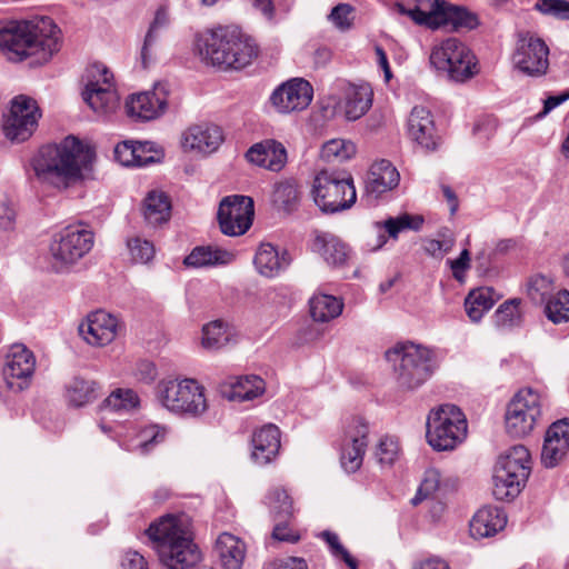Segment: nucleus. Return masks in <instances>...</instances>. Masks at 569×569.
<instances>
[{
	"instance_id": "nucleus-10",
	"label": "nucleus",
	"mask_w": 569,
	"mask_h": 569,
	"mask_svg": "<svg viewBox=\"0 0 569 569\" xmlns=\"http://www.w3.org/2000/svg\"><path fill=\"white\" fill-rule=\"evenodd\" d=\"M430 63L453 81H465L477 73L475 56L456 38H448L435 46Z\"/></svg>"
},
{
	"instance_id": "nucleus-56",
	"label": "nucleus",
	"mask_w": 569,
	"mask_h": 569,
	"mask_svg": "<svg viewBox=\"0 0 569 569\" xmlns=\"http://www.w3.org/2000/svg\"><path fill=\"white\" fill-rule=\"evenodd\" d=\"M127 246L134 262L147 263L154 257V246L147 239L140 237L130 238Z\"/></svg>"
},
{
	"instance_id": "nucleus-45",
	"label": "nucleus",
	"mask_w": 569,
	"mask_h": 569,
	"mask_svg": "<svg viewBox=\"0 0 569 569\" xmlns=\"http://www.w3.org/2000/svg\"><path fill=\"white\" fill-rule=\"evenodd\" d=\"M168 24V14L164 10L160 9L156 12L154 19L151 22L149 30L146 34L143 46L141 48V63L143 68H148L152 61L153 47L157 44L162 29Z\"/></svg>"
},
{
	"instance_id": "nucleus-6",
	"label": "nucleus",
	"mask_w": 569,
	"mask_h": 569,
	"mask_svg": "<svg viewBox=\"0 0 569 569\" xmlns=\"http://www.w3.org/2000/svg\"><path fill=\"white\" fill-rule=\"evenodd\" d=\"M467 419L455 405H442L427 419L428 443L438 451L453 450L467 437Z\"/></svg>"
},
{
	"instance_id": "nucleus-43",
	"label": "nucleus",
	"mask_w": 569,
	"mask_h": 569,
	"mask_svg": "<svg viewBox=\"0 0 569 569\" xmlns=\"http://www.w3.org/2000/svg\"><path fill=\"white\" fill-rule=\"evenodd\" d=\"M525 487V482L513 478L512 473L502 468L493 469L492 495L497 500H509L516 498Z\"/></svg>"
},
{
	"instance_id": "nucleus-63",
	"label": "nucleus",
	"mask_w": 569,
	"mask_h": 569,
	"mask_svg": "<svg viewBox=\"0 0 569 569\" xmlns=\"http://www.w3.org/2000/svg\"><path fill=\"white\" fill-rule=\"evenodd\" d=\"M264 569H308V565L305 559L297 557H289L286 559L277 560Z\"/></svg>"
},
{
	"instance_id": "nucleus-38",
	"label": "nucleus",
	"mask_w": 569,
	"mask_h": 569,
	"mask_svg": "<svg viewBox=\"0 0 569 569\" xmlns=\"http://www.w3.org/2000/svg\"><path fill=\"white\" fill-rule=\"evenodd\" d=\"M499 296L490 287H481L469 292L465 300V310L472 322L481 320L483 315L488 312Z\"/></svg>"
},
{
	"instance_id": "nucleus-32",
	"label": "nucleus",
	"mask_w": 569,
	"mask_h": 569,
	"mask_svg": "<svg viewBox=\"0 0 569 569\" xmlns=\"http://www.w3.org/2000/svg\"><path fill=\"white\" fill-rule=\"evenodd\" d=\"M495 467L505 469L526 483L531 471L530 452L522 445L513 446L499 456Z\"/></svg>"
},
{
	"instance_id": "nucleus-53",
	"label": "nucleus",
	"mask_w": 569,
	"mask_h": 569,
	"mask_svg": "<svg viewBox=\"0 0 569 569\" xmlns=\"http://www.w3.org/2000/svg\"><path fill=\"white\" fill-rule=\"evenodd\" d=\"M441 475L438 469L430 468L426 470L425 477L417 490L416 496L411 499L412 506H418L428 497L432 496L440 487Z\"/></svg>"
},
{
	"instance_id": "nucleus-4",
	"label": "nucleus",
	"mask_w": 569,
	"mask_h": 569,
	"mask_svg": "<svg viewBox=\"0 0 569 569\" xmlns=\"http://www.w3.org/2000/svg\"><path fill=\"white\" fill-rule=\"evenodd\" d=\"M190 528L189 517L181 513L163 516L147 529L160 561L168 569H187L199 560Z\"/></svg>"
},
{
	"instance_id": "nucleus-12",
	"label": "nucleus",
	"mask_w": 569,
	"mask_h": 569,
	"mask_svg": "<svg viewBox=\"0 0 569 569\" xmlns=\"http://www.w3.org/2000/svg\"><path fill=\"white\" fill-rule=\"evenodd\" d=\"M93 246V233L81 224L67 226L50 242L49 253L57 270L84 257Z\"/></svg>"
},
{
	"instance_id": "nucleus-46",
	"label": "nucleus",
	"mask_w": 569,
	"mask_h": 569,
	"mask_svg": "<svg viewBox=\"0 0 569 569\" xmlns=\"http://www.w3.org/2000/svg\"><path fill=\"white\" fill-rule=\"evenodd\" d=\"M300 192L295 180H283L274 186L273 204L287 213L295 211L299 206Z\"/></svg>"
},
{
	"instance_id": "nucleus-36",
	"label": "nucleus",
	"mask_w": 569,
	"mask_h": 569,
	"mask_svg": "<svg viewBox=\"0 0 569 569\" xmlns=\"http://www.w3.org/2000/svg\"><path fill=\"white\" fill-rule=\"evenodd\" d=\"M312 250L320 253L332 266H342L349 257L347 244L329 232H318L315 236Z\"/></svg>"
},
{
	"instance_id": "nucleus-26",
	"label": "nucleus",
	"mask_w": 569,
	"mask_h": 569,
	"mask_svg": "<svg viewBox=\"0 0 569 569\" xmlns=\"http://www.w3.org/2000/svg\"><path fill=\"white\" fill-rule=\"evenodd\" d=\"M423 223V219L420 216H411L409 213H402L397 217H389L383 221H377L373 227L377 231L376 240L373 243L368 242L367 247L371 251H376L382 248L387 242L385 233L392 239H397L399 233L405 230L418 231Z\"/></svg>"
},
{
	"instance_id": "nucleus-57",
	"label": "nucleus",
	"mask_w": 569,
	"mask_h": 569,
	"mask_svg": "<svg viewBox=\"0 0 569 569\" xmlns=\"http://www.w3.org/2000/svg\"><path fill=\"white\" fill-rule=\"evenodd\" d=\"M320 537L327 542L335 558L342 560L350 569H358L357 560L341 545L337 533L325 530Z\"/></svg>"
},
{
	"instance_id": "nucleus-1",
	"label": "nucleus",
	"mask_w": 569,
	"mask_h": 569,
	"mask_svg": "<svg viewBox=\"0 0 569 569\" xmlns=\"http://www.w3.org/2000/svg\"><path fill=\"white\" fill-rule=\"evenodd\" d=\"M93 157L90 148L69 136L60 143L42 146L31 167L39 182L63 190L90 178Z\"/></svg>"
},
{
	"instance_id": "nucleus-22",
	"label": "nucleus",
	"mask_w": 569,
	"mask_h": 569,
	"mask_svg": "<svg viewBox=\"0 0 569 569\" xmlns=\"http://www.w3.org/2000/svg\"><path fill=\"white\" fill-rule=\"evenodd\" d=\"M408 136L412 141L426 150H436L440 137L438 136L431 112L422 106L412 108L407 123Z\"/></svg>"
},
{
	"instance_id": "nucleus-40",
	"label": "nucleus",
	"mask_w": 569,
	"mask_h": 569,
	"mask_svg": "<svg viewBox=\"0 0 569 569\" xmlns=\"http://www.w3.org/2000/svg\"><path fill=\"white\" fill-rule=\"evenodd\" d=\"M310 315L315 321L328 322L341 315L343 302L341 299L326 293H315L309 301Z\"/></svg>"
},
{
	"instance_id": "nucleus-21",
	"label": "nucleus",
	"mask_w": 569,
	"mask_h": 569,
	"mask_svg": "<svg viewBox=\"0 0 569 569\" xmlns=\"http://www.w3.org/2000/svg\"><path fill=\"white\" fill-rule=\"evenodd\" d=\"M36 368L33 353L24 346L11 348L3 367V376L10 389L22 390Z\"/></svg>"
},
{
	"instance_id": "nucleus-2",
	"label": "nucleus",
	"mask_w": 569,
	"mask_h": 569,
	"mask_svg": "<svg viewBox=\"0 0 569 569\" xmlns=\"http://www.w3.org/2000/svg\"><path fill=\"white\" fill-rule=\"evenodd\" d=\"M60 48V30L53 20L0 23V51L13 62L31 59V64L47 62Z\"/></svg>"
},
{
	"instance_id": "nucleus-55",
	"label": "nucleus",
	"mask_w": 569,
	"mask_h": 569,
	"mask_svg": "<svg viewBox=\"0 0 569 569\" xmlns=\"http://www.w3.org/2000/svg\"><path fill=\"white\" fill-rule=\"evenodd\" d=\"M519 299H511L503 302L495 312V321L498 327L508 328L519 323Z\"/></svg>"
},
{
	"instance_id": "nucleus-35",
	"label": "nucleus",
	"mask_w": 569,
	"mask_h": 569,
	"mask_svg": "<svg viewBox=\"0 0 569 569\" xmlns=\"http://www.w3.org/2000/svg\"><path fill=\"white\" fill-rule=\"evenodd\" d=\"M437 29L447 28L452 31L472 30L478 26V18L463 8L450 6L445 1L438 2Z\"/></svg>"
},
{
	"instance_id": "nucleus-37",
	"label": "nucleus",
	"mask_w": 569,
	"mask_h": 569,
	"mask_svg": "<svg viewBox=\"0 0 569 569\" xmlns=\"http://www.w3.org/2000/svg\"><path fill=\"white\" fill-rule=\"evenodd\" d=\"M234 260V254L231 251L207 246L196 247L183 260L187 267L192 268H209L226 266Z\"/></svg>"
},
{
	"instance_id": "nucleus-31",
	"label": "nucleus",
	"mask_w": 569,
	"mask_h": 569,
	"mask_svg": "<svg viewBox=\"0 0 569 569\" xmlns=\"http://www.w3.org/2000/svg\"><path fill=\"white\" fill-rule=\"evenodd\" d=\"M507 525V516L498 507L479 509L470 521V533L476 539L495 536Z\"/></svg>"
},
{
	"instance_id": "nucleus-8",
	"label": "nucleus",
	"mask_w": 569,
	"mask_h": 569,
	"mask_svg": "<svg viewBox=\"0 0 569 569\" xmlns=\"http://www.w3.org/2000/svg\"><path fill=\"white\" fill-rule=\"evenodd\" d=\"M543 396L532 389H520L510 400L505 413L506 431L509 436L521 438L531 433L542 417Z\"/></svg>"
},
{
	"instance_id": "nucleus-62",
	"label": "nucleus",
	"mask_w": 569,
	"mask_h": 569,
	"mask_svg": "<svg viewBox=\"0 0 569 569\" xmlns=\"http://www.w3.org/2000/svg\"><path fill=\"white\" fill-rule=\"evenodd\" d=\"M452 274L457 280H461L465 271L470 267V253L468 249H463L460 256L455 260H448Z\"/></svg>"
},
{
	"instance_id": "nucleus-27",
	"label": "nucleus",
	"mask_w": 569,
	"mask_h": 569,
	"mask_svg": "<svg viewBox=\"0 0 569 569\" xmlns=\"http://www.w3.org/2000/svg\"><path fill=\"white\" fill-rule=\"evenodd\" d=\"M251 445L252 460L259 466L268 465L279 452L280 430L274 425H266L253 432Z\"/></svg>"
},
{
	"instance_id": "nucleus-52",
	"label": "nucleus",
	"mask_w": 569,
	"mask_h": 569,
	"mask_svg": "<svg viewBox=\"0 0 569 569\" xmlns=\"http://www.w3.org/2000/svg\"><path fill=\"white\" fill-rule=\"evenodd\" d=\"M266 502L273 515V520L278 518L289 519L292 515V501L288 493L280 488L270 490L266 497Z\"/></svg>"
},
{
	"instance_id": "nucleus-44",
	"label": "nucleus",
	"mask_w": 569,
	"mask_h": 569,
	"mask_svg": "<svg viewBox=\"0 0 569 569\" xmlns=\"http://www.w3.org/2000/svg\"><path fill=\"white\" fill-rule=\"evenodd\" d=\"M97 397L98 388L94 381L76 377L66 386V398L71 406H86Z\"/></svg>"
},
{
	"instance_id": "nucleus-16",
	"label": "nucleus",
	"mask_w": 569,
	"mask_h": 569,
	"mask_svg": "<svg viewBox=\"0 0 569 569\" xmlns=\"http://www.w3.org/2000/svg\"><path fill=\"white\" fill-rule=\"evenodd\" d=\"M39 117V108L33 99L27 96L16 97L3 122L6 137L16 142L26 141L33 133Z\"/></svg>"
},
{
	"instance_id": "nucleus-3",
	"label": "nucleus",
	"mask_w": 569,
	"mask_h": 569,
	"mask_svg": "<svg viewBox=\"0 0 569 569\" xmlns=\"http://www.w3.org/2000/svg\"><path fill=\"white\" fill-rule=\"evenodd\" d=\"M194 50L203 62L223 70L243 69L258 56L254 40L233 26L198 33Z\"/></svg>"
},
{
	"instance_id": "nucleus-28",
	"label": "nucleus",
	"mask_w": 569,
	"mask_h": 569,
	"mask_svg": "<svg viewBox=\"0 0 569 569\" xmlns=\"http://www.w3.org/2000/svg\"><path fill=\"white\" fill-rule=\"evenodd\" d=\"M290 262L289 252L271 243H261L253 259L257 271L268 278L278 276Z\"/></svg>"
},
{
	"instance_id": "nucleus-49",
	"label": "nucleus",
	"mask_w": 569,
	"mask_h": 569,
	"mask_svg": "<svg viewBox=\"0 0 569 569\" xmlns=\"http://www.w3.org/2000/svg\"><path fill=\"white\" fill-rule=\"evenodd\" d=\"M455 243L453 232L448 228H443L438 231L437 238L423 241V250L427 254L440 259L452 250Z\"/></svg>"
},
{
	"instance_id": "nucleus-59",
	"label": "nucleus",
	"mask_w": 569,
	"mask_h": 569,
	"mask_svg": "<svg viewBox=\"0 0 569 569\" xmlns=\"http://www.w3.org/2000/svg\"><path fill=\"white\" fill-rule=\"evenodd\" d=\"M535 8L543 14L569 20V2L566 0H538Z\"/></svg>"
},
{
	"instance_id": "nucleus-34",
	"label": "nucleus",
	"mask_w": 569,
	"mask_h": 569,
	"mask_svg": "<svg viewBox=\"0 0 569 569\" xmlns=\"http://www.w3.org/2000/svg\"><path fill=\"white\" fill-rule=\"evenodd\" d=\"M142 216L148 226L158 227L169 221L171 200L160 190H151L142 202Z\"/></svg>"
},
{
	"instance_id": "nucleus-15",
	"label": "nucleus",
	"mask_w": 569,
	"mask_h": 569,
	"mask_svg": "<svg viewBox=\"0 0 569 569\" xmlns=\"http://www.w3.org/2000/svg\"><path fill=\"white\" fill-rule=\"evenodd\" d=\"M254 214L253 200L247 196H229L221 200L218 221L221 231L227 236H241L252 224Z\"/></svg>"
},
{
	"instance_id": "nucleus-29",
	"label": "nucleus",
	"mask_w": 569,
	"mask_h": 569,
	"mask_svg": "<svg viewBox=\"0 0 569 569\" xmlns=\"http://www.w3.org/2000/svg\"><path fill=\"white\" fill-rule=\"evenodd\" d=\"M372 88L365 84H348L343 90L341 108L349 121H355L365 116L372 104Z\"/></svg>"
},
{
	"instance_id": "nucleus-7",
	"label": "nucleus",
	"mask_w": 569,
	"mask_h": 569,
	"mask_svg": "<svg viewBox=\"0 0 569 569\" xmlns=\"http://www.w3.org/2000/svg\"><path fill=\"white\" fill-rule=\"evenodd\" d=\"M312 196L321 211L329 213L349 209L357 200L352 177L345 171H320L313 180Z\"/></svg>"
},
{
	"instance_id": "nucleus-30",
	"label": "nucleus",
	"mask_w": 569,
	"mask_h": 569,
	"mask_svg": "<svg viewBox=\"0 0 569 569\" xmlns=\"http://www.w3.org/2000/svg\"><path fill=\"white\" fill-rule=\"evenodd\" d=\"M223 140L222 131L218 126H193L183 136L184 149L203 153H211L218 149Z\"/></svg>"
},
{
	"instance_id": "nucleus-48",
	"label": "nucleus",
	"mask_w": 569,
	"mask_h": 569,
	"mask_svg": "<svg viewBox=\"0 0 569 569\" xmlns=\"http://www.w3.org/2000/svg\"><path fill=\"white\" fill-rule=\"evenodd\" d=\"M545 313L553 323L569 321V291L560 290L545 305Z\"/></svg>"
},
{
	"instance_id": "nucleus-5",
	"label": "nucleus",
	"mask_w": 569,
	"mask_h": 569,
	"mask_svg": "<svg viewBox=\"0 0 569 569\" xmlns=\"http://www.w3.org/2000/svg\"><path fill=\"white\" fill-rule=\"evenodd\" d=\"M392 365L398 386L403 390H416L435 372V353L427 347L412 342L398 343L386 351Z\"/></svg>"
},
{
	"instance_id": "nucleus-60",
	"label": "nucleus",
	"mask_w": 569,
	"mask_h": 569,
	"mask_svg": "<svg viewBox=\"0 0 569 569\" xmlns=\"http://www.w3.org/2000/svg\"><path fill=\"white\" fill-rule=\"evenodd\" d=\"M134 152H137V150H134V141H122L114 147V158L124 167H131L134 164L137 157L134 156Z\"/></svg>"
},
{
	"instance_id": "nucleus-64",
	"label": "nucleus",
	"mask_w": 569,
	"mask_h": 569,
	"mask_svg": "<svg viewBox=\"0 0 569 569\" xmlns=\"http://www.w3.org/2000/svg\"><path fill=\"white\" fill-rule=\"evenodd\" d=\"M121 566L123 569H149L144 557L137 551L126 552Z\"/></svg>"
},
{
	"instance_id": "nucleus-61",
	"label": "nucleus",
	"mask_w": 569,
	"mask_h": 569,
	"mask_svg": "<svg viewBox=\"0 0 569 569\" xmlns=\"http://www.w3.org/2000/svg\"><path fill=\"white\" fill-rule=\"evenodd\" d=\"M274 521L276 525L272 531L274 540L293 543L300 539L299 535L289 528L288 519L278 518Z\"/></svg>"
},
{
	"instance_id": "nucleus-25",
	"label": "nucleus",
	"mask_w": 569,
	"mask_h": 569,
	"mask_svg": "<svg viewBox=\"0 0 569 569\" xmlns=\"http://www.w3.org/2000/svg\"><path fill=\"white\" fill-rule=\"evenodd\" d=\"M246 158L256 166L278 172L287 163V150L281 142L266 139L251 146Z\"/></svg>"
},
{
	"instance_id": "nucleus-51",
	"label": "nucleus",
	"mask_w": 569,
	"mask_h": 569,
	"mask_svg": "<svg viewBox=\"0 0 569 569\" xmlns=\"http://www.w3.org/2000/svg\"><path fill=\"white\" fill-rule=\"evenodd\" d=\"M553 290L552 279L542 274L531 277L527 287V293L531 301L539 305H546L556 295Z\"/></svg>"
},
{
	"instance_id": "nucleus-41",
	"label": "nucleus",
	"mask_w": 569,
	"mask_h": 569,
	"mask_svg": "<svg viewBox=\"0 0 569 569\" xmlns=\"http://www.w3.org/2000/svg\"><path fill=\"white\" fill-rule=\"evenodd\" d=\"M138 405V395L131 389H118L111 392V395L103 402V418L100 425L104 423L107 427H110L111 425L107 423L109 416L116 412H129L137 408Z\"/></svg>"
},
{
	"instance_id": "nucleus-9",
	"label": "nucleus",
	"mask_w": 569,
	"mask_h": 569,
	"mask_svg": "<svg viewBox=\"0 0 569 569\" xmlns=\"http://www.w3.org/2000/svg\"><path fill=\"white\" fill-rule=\"evenodd\" d=\"M158 398L163 407L177 413L196 417L208 408L204 389L193 379L161 381Z\"/></svg>"
},
{
	"instance_id": "nucleus-47",
	"label": "nucleus",
	"mask_w": 569,
	"mask_h": 569,
	"mask_svg": "<svg viewBox=\"0 0 569 569\" xmlns=\"http://www.w3.org/2000/svg\"><path fill=\"white\" fill-rule=\"evenodd\" d=\"M356 146L350 140L331 139L321 148V158L328 162H343L356 154Z\"/></svg>"
},
{
	"instance_id": "nucleus-19",
	"label": "nucleus",
	"mask_w": 569,
	"mask_h": 569,
	"mask_svg": "<svg viewBox=\"0 0 569 569\" xmlns=\"http://www.w3.org/2000/svg\"><path fill=\"white\" fill-rule=\"evenodd\" d=\"M168 94L167 83H157L152 90L134 93L126 101L127 113L142 121L156 119L166 111Z\"/></svg>"
},
{
	"instance_id": "nucleus-14",
	"label": "nucleus",
	"mask_w": 569,
	"mask_h": 569,
	"mask_svg": "<svg viewBox=\"0 0 569 569\" xmlns=\"http://www.w3.org/2000/svg\"><path fill=\"white\" fill-rule=\"evenodd\" d=\"M548 56L549 49L543 40L530 33H523L518 37L512 63L523 74L539 77L548 69Z\"/></svg>"
},
{
	"instance_id": "nucleus-18",
	"label": "nucleus",
	"mask_w": 569,
	"mask_h": 569,
	"mask_svg": "<svg viewBox=\"0 0 569 569\" xmlns=\"http://www.w3.org/2000/svg\"><path fill=\"white\" fill-rule=\"evenodd\" d=\"M313 89L302 78L290 79L278 86L271 93L269 101L279 113H291L305 110L311 102Z\"/></svg>"
},
{
	"instance_id": "nucleus-42",
	"label": "nucleus",
	"mask_w": 569,
	"mask_h": 569,
	"mask_svg": "<svg viewBox=\"0 0 569 569\" xmlns=\"http://www.w3.org/2000/svg\"><path fill=\"white\" fill-rule=\"evenodd\" d=\"M264 389V381L259 376L250 375L238 378L226 396L229 400L242 402L261 396Z\"/></svg>"
},
{
	"instance_id": "nucleus-50",
	"label": "nucleus",
	"mask_w": 569,
	"mask_h": 569,
	"mask_svg": "<svg viewBox=\"0 0 569 569\" xmlns=\"http://www.w3.org/2000/svg\"><path fill=\"white\" fill-rule=\"evenodd\" d=\"M438 2L439 0H436L429 11H425L420 9L418 6H415L413 8H407L402 3H397L396 8L400 14L408 16L417 24L427 26L431 29H437V17H439Z\"/></svg>"
},
{
	"instance_id": "nucleus-54",
	"label": "nucleus",
	"mask_w": 569,
	"mask_h": 569,
	"mask_svg": "<svg viewBox=\"0 0 569 569\" xmlns=\"http://www.w3.org/2000/svg\"><path fill=\"white\" fill-rule=\"evenodd\" d=\"M399 452L398 440L393 437H383L376 448L375 457L381 467H390L398 459Z\"/></svg>"
},
{
	"instance_id": "nucleus-24",
	"label": "nucleus",
	"mask_w": 569,
	"mask_h": 569,
	"mask_svg": "<svg viewBox=\"0 0 569 569\" xmlns=\"http://www.w3.org/2000/svg\"><path fill=\"white\" fill-rule=\"evenodd\" d=\"M400 176L388 160L375 162L367 174L365 196L368 203L376 202L382 194L396 188Z\"/></svg>"
},
{
	"instance_id": "nucleus-11",
	"label": "nucleus",
	"mask_w": 569,
	"mask_h": 569,
	"mask_svg": "<svg viewBox=\"0 0 569 569\" xmlns=\"http://www.w3.org/2000/svg\"><path fill=\"white\" fill-rule=\"evenodd\" d=\"M87 83L82 91L84 102L99 117H108L119 108L113 74L102 63H93L86 71Z\"/></svg>"
},
{
	"instance_id": "nucleus-13",
	"label": "nucleus",
	"mask_w": 569,
	"mask_h": 569,
	"mask_svg": "<svg viewBox=\"0 0 569 569\" xmlns=\"http://www.w3.org/2000/svg\"><path fill=\"white\" fill-rule=\"evenodd\" d=\"M104 433H110L119 446L127 451L146 455L153 450L156 446L164 441L167 430L159 425H136V423H116L107 427L100 425Z\"/></svg>"
},
{
	"instance_id": "nucleus-23",
	"label": "nucleus",
	"mask_w": 569,
	"mask_h": 569,
	"mask_svg": "<svg viewBox=\"0 0 569 569\" xmlns=\"http://www.w3.org/2000/svg\"><path fill=\"white\" fill-rule=\"evenodd\" d=\"M569 452V420L553 422L546 431L541 462L547 468L556 467Z\"/></svg>"
},
{
	"instance_id": "nucleus-39",
	"label": "nucleus",
	"mask_w": 569,
	"mask_h": 569,
	"mask_svg": "<svg viewBox=\"0 0 569 569\" xmlns=\"http://www.w3.org/2000/svg\"><path fill=\"white\" fill-rule=\"evenodd\" d=\"M236 336L232 327L222 320H214L203 326L201 346L214 351L230 343Z\"/></svg>"
},
{
	"instance_id": "nucleus-33",
	"label": "nucleus",
	"mask_w": 569,
	"mask_h": 569,
	"mask_svg": "<svg viewBox=\"0 0 569 569\" xmlns=\"http://www.w3.org/2000/svg\"><path fill=\"white\" fill-rule=\"evenodd\" d=\"M216 551L224 569H241L247 548L240 538L223 532L217 539Z\"/></svg>"
},
{
	"instance_id": "nucleus-58",
	"label": "nucleus",
	"mask_w": 569,
	"mask_h": 569,
	"mask_svg": "<svg viewBox=\"0 0 569 569\" xmlns=\"http://www.w3.org/2000/svg\"><path fill=\"white\" fill-rule=\"evenodd\" d=\"M353 7L348 3H339L332 8L328 20L340 31H347L352 27Z\"/></svg>"
},
{
	"instance_id": "nucleus-20",
	"label": "nucleus",
	"mask_w": 569,
	"mask_h": 569,
	"mask_svg": "<svg viewBox=\"0 0 569 569\" xmlns=\"http://www.w3.org/2000/svg\"><path fill=\"white\" fill-rule=\"evenodd\" d=\"M119 328L120 322L113 315L98 310L79 325V333L87 343L103 347L116 339Z\"/></svg>"
},
{
	"instance_id": "nucleus-17",
	"label": "nucleus",
	"mask_w": 569,
	"mask_h": 569,
	"mask_svg": "<svg viewBox=\"0 0 569 569\" xmlns=\"http://www.w3.org/2000/svg\"><path fill=\"white\" fill-rule=\"evenodd\" d=\"M369 426L360 417L351 418L345 428L340 461L347 472H356L362 465L368 446Z\"/></svg>"
}]
</instances>
